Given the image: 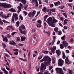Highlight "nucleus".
I'll use <instances>...</instances> for the list:
<instances>
[{"instance_id": "9b49d317", "label": "nucleus", "mask_w": 74, "mask_h": 74, "mask_svg": "<svg viewBox=\"0 0 74 74\" xmlns=\"http://www.w3.org/2000/svg\"><path fill=\"white\" fill-rule=\"evenodd\" d=\"M9 44L10 45H14V46H15L16 44V42H15L14 40L10 41L9 42Z\"/></svg>"}, {"instance_id": "39448f33", "label": "nucleus", "mask_w": 74, "mask_h": 74, "mask_svg": "<svg viewBox=\"0 0 74 74\" xmlns=\"http://www.w3.org/2000/svg\"><path fill=\"white\" fill-rule=\"evenodd\" d=\"M56 71H57L58 74H64L62 68H56Z\"/></svg>"}, {"instance_id": "bf43d9fd", "label": "nucleus", "mask_w": 74, "mask_h": 74, "mask_svg": "<svg viewBox=\"0 0 74 74\" xmlns=\"http://www.w3.org/2000/svg\"><path fill=\"white\" fill-rule=\"evenodd\" d=\"M28 7V5H26L24 7V8L25 10H27V9H26V8Z\"/></svg>"}, {"instance_id": "ea45409f", "label": "nucleus", "mask_w": 74, "mask_h": 74, "mask_svg": "<svg viewBox=\"0 0 74 74\" xmlns=\"http://www.w3.org/2000/svg\"><path fill=\"white\" fill-rule=\"evenodd\" d=\"M14 55H18V52L16 51L14 53Z\"/></svg>"}, {"instance_id": "c9c22d12", "label": "nucleus", "mask_w": 74, "mask_h": 74, "mask_svg": "<svg viewBox=\"0 0 74 74\" xmlns=\"http://www.w3.org/2000/svg\"><path fill=\"white\" fill-rule=\"evenodd\" d=\"M16 24H17V27H18V26H19V24L20 23L19 21H17V22H16Z\"/></svg>"}, {"instance_id": "f704fd0d", "label": "nucleus", "mask_w": 74, "mask_h": 74, "mask_svg": "<svg viewBox=\"0 0 74 74\" xmlns=\"http://www.w3.org/2000/svg\"><path fill=\"white\" fill-rule=\"evenodd\" d=\"M17 8L18 9V10L21 11V10H22V8L21 6H18L17 7Z\"/></svg>"}, {"instance_id": "6e6552de", "label": "nucleus", "mask_w": 74, "mask_h": 74, "mask_svg": "<svg viewBox=\"0 0 74 74\" xmlns=\"http://www.w3.org/2000/svg\"><path fill=\"white\" fill-rule=\"evenodd\" d=\"M26 28H25V26L24 25H21L19 27V30L20 32L22 31V30H25Z\"/></svg>"}, {"instance_id": "412c9836", "label": "nucleus", "mask_w": 74, "mask_h": 74, "mask_svg": "<svg viewBox=\"0 0 74 74\" xmlns=\"http://www.w3.org/2000/svg\"><path fill=\"white\" fill-rule=\"evenodd\" d=\"M26 40V37H21V41H24Z\"/></svg>"}, {"instance_id": "cd10ccee", "label": "nucleus", "mask_w": 74, "mask_h": 74, "mask_svg": "<svg viewBox=\"0 0 74 74\" xmlns=\"http://www.w3.org/2000/svg\"><path fill=\"white\" fill-rule=\"evenodd\" d=\"M63 15L66 18H67V14H66V13H63Z\"/></svg>"}, {"instance_id": "2eb2a0df", "label": "nucleus", "mask_w": 74, "mask_h": 74, "mask_svg": "<svg viewBox=\"0 0 74 74\" xmlns=\"http://www.w3.org/2000/svg\"><path fill=\"white\" fill-rule=\"evenodd\" d=\"M56 53L57 54V55L58 56L61 54V51H60L58 50L56 51Z\"/></svg>"}, {"instance_id": "680f3d73", "label": "nucleus", "mask_w": 74, "mask_h": 74, "mask_svg": "<svg viewBox=\"0 0 74 74\" xmlns=\"http://www.w3.org/2000/svg\"><path fill=\"white\" fill-rule=\"evenodd\" d=\"M36 7H38V2H36Z\"/></svg>"}, {"instance_id": "6e6d98bb", "label": "nucleus", "mask_w": 74, "mask_h": 74, "mask_svg": "<svg viewBox=\"0 0 74 74\" xmlns=\"http://www.w3.org/2000/svg\"><path fill=\"white\" fill-rule=\"evenodd\" d=\"M20 6H21V8H23V5L21 3H19Z\"/></svg>"}, {"instance_id": "7c9ffc66", "label": "nucleus", "mask_w": 74, "mask_h": 74, "mask_svg": "<svg viewBox=\"0 0 74 74\" xmlns=\"http://www.w3.org/2000/svg\"><path fill=\"white\" fill-rule=\"evenodd\" d=\"M60 48L61 49H62L63 48H64V46H63V44H61L60 46Z\"/></svg>"}, {"instance_id": "774afa93", "label": "nucleus", "mask_w": 74, "mask_h": 74, "mask_svg": "<svg viewBox=\"0 0 74 74\" xmlns=\"http://www.w3.org/2000/svg\"><path fill=\"white\" fill-rule=\"evenodd\" d=\"M36 29H32V32H35V31H36Z\"/></svg>"}, {"instance_id": "4468645a", "label": "nucleus", "mask_w": 74, "mask_h": 74, "mask_svg": "<svg viewBox=\"0 0 74 74\" xmlns=\"http://www.w3.org/2000/svg\"><path fill=\"white\" fill-rule=\"evenodd\" d=\"M17 1L18 2L20 1L24 5H25V4H26V0H17Z\"/></svg>"}, {"instance_id": "a878e982", "label": "nucleus", "mask_w": 74, "mask_h": 74, "mask_svg": "<svg viewBox=\"0 0 74 74\" xmlns=\"http://www.w3.org/2000/svg\"><path fill=\"white\" fill-rule=\"evenodd\" d=\"M47 8L45 7H44L43 9H42V11L44 12H46V10Z\"/></svg>"}, {"instance_id": "09e8293b", "label": "nucleus", "mask_w": 74, "mask_h": 74, "mask_svg": "<svg viewBox=\"0 0 74 74\" xmlns=\"http://www.w3.org/2000/svg\"><path fill=\"white\" fill-rule=\"evenodd\" d=\"M45 64H50L51 63V62H49V61L45 63Z\"/></svg>"}, {"instance_id": "4d7b16f0", "label": "nucleus", "mask_w": 74, "mask_h": 74, "mask_svg": "<svg viewBox=\"0 0 74 74\" xmlns=\"http://www.w3.org/2000/svg\"><path fill=\"white\" fill-rule=\"evenodd\" d=\"M56 36H53V40H56Z\"/></svg>"}, {"instance_id": "473e14b6", "label": "nucleus", "mask_w": 74, "mask_h": 74, "mask_svg": "<svg viewBox=\"0 0 74 74\" xmlns=\"http://www.w3.org/2000/svg\"><path fill=\"white\" fill-rule=\"evenodd\" d=\"M61 40L63 41L65 40V35H64L63 36L61 37Z\"/></svg>"}, {"instance_id": "58836bf2", "label": "nucleus", "mask_w": 74, "mask_h": 74, "mask_svg": "<svg viewBox=\"0 0 74 74\" xmlns=\"http://www.w3.org/2000/svg\"><path fill=\"white\" fill-rule=\"evenodd\" d=\"M58 35H61L62 33V31H59L58 32Z\"/></svg>"}, {"instance_id": "1a4fd4ad", "label": "nucleus", "mask_w": 74, "mask_h": 74, "mask_svg": "<svg viewBox=\"0 0 74 74\" xmlns=\"http://www.w3.org/2000/svg\"><path fill=\"white\" fill-rule=\"evenodd\" d=\"M65 63L66 64H71V61H70L69 62V58L67 57H66V59H65Z\"/></svg>"}, {"instance_id": "c03bdc74", "label": "nucleus", "mask_w": 74, "mask_h": 74, "mask_svg": "<svg viewBox=\"0 0 74 74\" xmlns=\"http://www.w3.org/2000/svg\"><path fill=\"white\" fill-rule=\"evenodd\" d=\"M51 10L52 12H56V10H55V9H51Z\"/></svg>"}, {"instance_id": "8fccbe9b", "label": "nucleus", "mask_w": 74, "mask_h": 74, "mask_svg": "<svg viewBox=\"0 0 74 74\" xmlns=\"http://www.w3.org/2000/svg\"><path fill=\"white\" fill-rule=\"evenodd\" d=\"M47 34L48 35V37H49V36H50V32H49V31H48L47 32Z\"/></svg>"}, {"instance_id": "72a5a7b5", "label": "nucleus", "mask_w": 74, "mask_h": 74, "mask_svg": "<svg viewBox=\"0 0 74 74\" xmlns=\"http://www.w3.org/2000/svg\"><path fill=\"white\" fill-rule=\"evenodd\" d=\"M69 71V74H73V71H71V70L69 69L68 70Z\"/></svg>"}, {"instance_id": "393cba45", "label": "nucleus", "mask_w": 74, "mask_h": 74, "mask_svg": "<svg viewBox=\"0 0 74 74\" xmlns=\"http://www.w3.org/2000/svg\"><path fill=\"white\" fill-rule=\"evenodd\" d=\"M11 15V13H8V14L7 16L4 17V18L6 19V18H8L10 17V16H10V15Z\"/></svg>"}, {"instance_id": "f8f14e48", "label": "nucleus", "mask_w": 74, "mask_h": 74, "mask_svg": "<svg viewBox=\"0 0 74 74\" xmlns=\"http://www.w3.org/2000/svg\"><path fill=\"white\" fill-rule=\"evenodd\" d=\"M48 23L50 26H51L53 27H55V24H54L53 23L50 22V23H49V22H48Z\"/></svg>"}, {"instance_id": "aec40b11", "label": "nucleus", "mask_w": 74, "mask_h": 74, "mask_svg": "<svg viewBox=\"0 0 74 74\" xmlns=\"http://www.w3.org/2000/svg\"><path fill=\"white\" fill-rule=\"evenodd\" d=\"M48 21H47V23H48V22H49L50 23V22H52L53 21V19H52V18L51 17H50L48 19Z\"/></svg>"}, {"instance_id": "5fc2aeb1", "label": "nucleus", "mask_w": 74, "mask_h": 74, "mask_svg": "<svg viewBox=\"0 0 74 74\" xmlns=\"http://www.w3.org/2000/svg\"><path fill=\"white\" fill-rule=\"evenodd\" d=\"M13 51H16V52H18V51H19V50H18V49H13Z\"/></svg>"}, {"instance_id": "a211bd4d", "label": "nucleus", "mask_w": 74, "mask_h": 74, "mask_svg": "<svg viewBox=\"0 0 74 74\" xmlns=\"http://www.w3.org/2000/svg\"><path fill=\"white\" fill-rule=\"evenodd\" d=\"M1 69L3 71H4L5 74H9L8 73V72L6 70H5V68H3V69L1 68Z\"/></svg>"}, {"instance_id": "4c0bfd02", "label": "nucleus", "mask_w": 74, "mask_h": 74, "mask_svg": "<svg viewBox=\"0 0 74 74\" xmlns=\"http://www.w3.org/2000/svg\"><path fill=\"white\" fill-rule=\"evenodd\" d=\"M65 7H64V5H62L59 7V8H60L61 10H62V9H63V8H64Z\"/></svg>"}, {"instance_id": "e2e57ef3", "label": "nucleus", "mask_w": 74, "mask_h": 74, "mask_svg": "<svg viewBox=\"0 0 74 74\" xmlns=\"http://www.w3.org/2000/svg\"><path fill=\"white\" fill-rule=\"evenodd\" d=\"M31 55V53H30V51H29L28 54V56H30V55Z\"/></svg>"}, {"instance_id": "4be33fe9", "label": "nucleus", "mask_w": 74, "mask_h": 74, "mask_svg": "<svg viewBox=\"0 0 74 74\" xmlns=\"http://www.w3.org/2000/svg\"><path fill=\"white\" fill-rule=\"evenodd\" d=\"M3 40L5 42H8V39L7 38V37H5V38H3Z\"/></svg>"}, {"instance_id": "3c124183", "label": "nucleus", "mask_w": 74, "mask_h": 74, "mask_svg": "<svg viewBox=\"0 0 74 74\" xmlns=\"http://www.w3.org/2000/svg\"><path fill=\"white\" fill-rule=\"evenodd\" d=\"M19 40H20V38L18 37H17L16 39L17 41H19Z\"/></svg>"}, {"instance_id": "6ab92c4d", "label": "nucleus", "mask_w": 74, "mask_h": 74, "mask_svg": "<svg viewBox=\"0 0 74 74\" xmlns=\"http://www.w3.org/2000/svg\"><path fill=\"white\" fill-rule=\"evenodd\" d=\"M55 6H58L59 5H60V2L59 1H58L54 3Z\"/></svg>"}, {"instance_id": "20e7f679", "label": "nucleus", "mask_w": 74, "mask_h": 74, "mask_svg": "<svg viewBox=\"0 0 74 74\" xmlns=\"http://www.w3.org/2000/svg\"><path fill=\"white\" fill-rule=\"evenodd\" d=\"M0 7H3L5 8H11L12 6L10 4L6 5L5 3H0Z\"/></svg>"}, {"instance_id": "052dcab7", "label": "nucleus", "mask_w": 74, "mask_h": 74, "mask_svg": "<svg viewBox=\"0 0 74 74\" xmlns=\"http://www.w3.org/2000/svg\"><path fill=\"white\" fill-rule=\"evenodd\" d=\"M54 6L53 4H50V7H53Z\"/></svg>"}, {"instance_id": "a18cd8bd", "label": "nucleus", "mask_w": 74, "mask_h": 74, "mask_svg": "<svg viewBox=\"0 0 74 74\" xmlns=\"http://www.w3.org/2000/svg\"><path fill=\"white\" fill-rule=\"evenodd\" d=\"M23 13H24V14H25V16H26V15H27V12H26L23 11Z\"/></svg>"}, {"instance_id": "423d86ee", "label": "nucleus", "mask_w": 74, "mask_h": 74, "mask_svg": "<svg viewBox=\"0 0 74 74\" xmlns=\"http://www.w3.org/2000/svg\"><path fill=\"white\" fill-rule=\"evenodd\" d=\"M36 11L35 10H34L32 13L31 12H29L28 14L29 18L34 17L35 14H36Z\"/></svg>"}, {"instance_id": "de8ad7c7", "label": "nucleus", "mask_w": 74, "mask_h": 74, "mask_svg": "<svg viewBox=\"0 0 74 74\" xmlns=\"http://www.w3.org/2000/svg\"><path fill=\"white\" fill-rule=\"evenodd\" d=\"M7 36L8 38H11V36L9 34L7 35Z\"/></svg>"}, {"instance_id": "7ed1b4c3", "label": "nucleus", "mask_w": 74, "mask_h": 74, "mask_svg": "<svg viewBox=\"0 0 74 74\" xmlns=\"http://www.w3.org/2000/svg\"><path fill=\"white\" fill-rule=\"evenodd\" d=\"M43 61H44V62H48V61H49V62H50L51 61V60L49 57L46 56H45L42 59L40 60V62H42Z\"/></svg>"}, {"instance_id": "b1692460", "label": "nucleus", "mask_w": 74, "mask_h": 74, "mask_svg": "<svg viewBox=\"0 0 74 74\" xmlns=\"http://www.w3.org/2000/svg\"><path fill=\"white\" fill-rule=\"evenodd\" d=\"M48 15H45L44 17V21H45V22L46 21V19H47V18L48 17Z\"/></svg>"}, {"instance_id": "bb28decb", "label": "nucleus", "mask_w": 74, "mask_h": 74, "mask_svg": "<svg viewBox=\"0 0 74 74\" xmlns=\"http://www.w3.org/2000/svg\"><path fill=\"white\" fill-rule=\"evenodd\" d=\"M54 30L55 32L56 33H58V29L56 27L54 28Z\"/></svg>"}, {"instance_id": "338daca9", "label": "nucleus", "mask_w": 74, "mask_h": 74, "mask_svg": "<svg viewBox=\"0 0 74 74\" xmlns=\"http://www.w3.org/2000/svg\"><path fill=\"white\" fill-rule=\"evenodd\" d=\"M49 74V72L48 71H47L44 73V74Z\"/></svg>"}, {"instance_id": "a19ab883", "label": "nucleus", "mask_w": 74, "mask_h": 74, "mask_svg": "<svg viewBox=\"0 0 74 74\" xmlns=\"http://www.w3.org/2000/svg\"><path fill=\"white\" fill-rule=\"evenodd\" d=\"M2 45L3 48H5L6 47V45L4 43H2Z\"/></svg>"}, {"instance_id": "13d9d810", "label": "nucleus", "mask_w": 74, "mask_h": 74, "mask_svg": "<svg viewBox=\"0 0 74 74\" xmlns=\"http://www.w3.org/2000/svg\"><path fill=\"white\" fill-rule=\"evenodd\" d=\"M64 25H66V24H67V22L65 21V20H64Z\"/></svg>"}, {"instance_id": "0eeeda50", "label": "nucleus", "mask_w": 74, "mask_h": 74, "mask_svg": "<svg viewBox=\"0 0 74 74\" xmlns=\"http://www.w3.org/2000/svg\"><path fill=\"white\" fill-rule=\"evenodd\" d=\"M64 64V61L62 60V59H60L58 60V66H62Z\"/></svg>"}, {"instance_id": "c756f323", "label": "nucleus", "mask_w": 74, "mask_h": 74, "mask_svg": "<svg viewBox=\"0 0 74 74\" xmlns=\"http://www.w3.org/2000/svg\"><path fill=\"white\" fill-rule=\"evenodd\" d=\"M43 56H44V55H42L40 56L39 58H38V59H39V60H40V59H41L42 58V57H43Z\"/></svg>"}, {"instance_id": "864d4df0", "label": "nucleus", "mask_w": 74, "mask_h": 74, "mask_svg": "<svg viewBox=\"0 0 74 74\" xmlns=\"http://www.w3.org/2000/svg\"><path fill=\"white\" fill-rule=\"evenodd\" d=\"M38 22L39 24H41V23H42V22H41V20H38Z\"/></svg>"}, {"instance_id": "5701e85b", "label": "nucleus", "mask_w": 74, "mask_h": 74, "mask_svg": "<svg viewBox=\"0 0 74 74\" xmlns=\"http://www.w3.org/2000/svg\"><path fill=\"white\" fill-rule=\"evenodd\" d=\"M20 33H22V34H24V35H26V31L24 30L23 31H21L20 32Z\"/></svg>"}, {"instance_id": "f257e3e1", "label": "nucleus", "mask_w": 74, "mask_h": 74, "mask_svg": "<svg viewBox=\"0 0 74 74\" xmlns=\"http://www.w3.org/2000/svg\"><path fill=\"white\" fill-rule=\"evenodd\" d=\"M13 16H12V21L13 23H15V21H14V18L15 21H18V20L19 19V18H18V15L16 13H14L13 14Z\"/></svg>"}, {"instance_id": "2f4dec72", "label": "nucleus", "mask_w": 74, "mask_h": 74, "mask_svg": "<svg viewBox=\"0 0 74 74\" xmlns=\"http://www.w3.org/2000/svg\"><path fill=\"white\" fill-rule=\"evenodd\" d=\"M63 59H65L66 58V56L65 55V54L64 52L63 53Z\"/></svg>"}, {"instance_id": "603ef678", "label": "nucleus", "mask_w": 74, "mask_h": 74, "mask_svg": "<svg viewBox=\"0 0 74 74\" xmlns=\"http://www.w3.org/2000/svg\"><path fill=\"white\" fill-rule=\"evenodd\" d=\"M8 27H10V29H11L12 30H14V28H12V26H8Z\"/></svg>"}, {"instance_id": "dca6fc26", "label": "nucleus", "mask_w": 74, "mask_h": 74, "mask_svg": "<svg viewBox=\"0 0 74 74\" xmlns=\"http://www.w3.org/2000/svg\"><path fill=\"white\" fill-rule=\"evenodd\" d=\"M9 11L12 12H16V11L15 10V9L13 8H11L10 9H9Z\"/></svg>"}, {"instance_id": "9d476101", "label": "nucleus", "mask_w": 74, "mask_h": 74, "mask_svg": "<svg viewBox=\"0 0 74 74\" xmlns=\"http://www.w3.org/2000/svg\"><path fill=\"white\" fill-rule=\"evenodd\" d=\"M62 44L65 48H66L67 46L69 45V43L66 41H63L62 42Z\"/></svg>"}, {"instance_id": "e433bc0d", "label": "nucleus", "mask_w": 74, "mask_h": 74, "mask_svg": "<svg viewBox=\"0 0 74 74\" xmlns=\"http://www.w3.org/2000/svg\"><path fill=\"white\" fill-rule=\"evenodd\" d=\"M19 59H20V60H23V61H27V60L26 59H22V58H18Z\"/></svg>"}, {"instance_id": "0e129e2a", "label": "nucleus", "mask_w": 74, "mask_h": 74, "mask_svg": "<svg viewBox=\"0 0 74 74\" xmlns=\"http://www.w3.org/2000/svg\"><path fill=\"white\" fill-rule=\"evenodd\" d=\"M70 14H71L72 15H74V12H71L69 13Z\"/></svg>"}, {"instance_id": "f03ea898", "label": "nucleus", "mask_w": 74, "mask_h": 74, "mask_svg": "<svg viewBox=\"0 0 74 74\" xmlns=\"http://www.w3.org/2000/svg\"><path fill=\"white\" fill-rule=\"evenodd\" d=\"M46 66L43 63H42L41 64V67L40 69V70L42 72H39L37 74H44L43 73V70L46 69Z\"/></svg>"}, {"instance_id": "37998d69", "label": "nucleus", "mask_w": 74, "mask_h": 74, "mask_svg": "<svg viewBox=\"0 0 74 74\" xmlns=\"http://www.w3.org/2000/svg\"><path fill=\"white\" fill-rule=\"evenodd\" d=\"M4 24V23L2 22V21L1 20V18H0V25H3Z\"/></svg>"}, {"instance_id": "f3484780", "label": "nucleus", "mask_w": 74, "mask_h": 74, "mask_svg": "<svg viewBox=\"0 0 74 74\" xmlns=\"http://www.w3.org/2000/svg\"><path fill=\"white\" fill-rule=\"evenodd\" d=\"M52 18L53 19L52 21L51 22L52 23H56V22H58V20L55 19V18H54V17L52 16Z\"/></svg>"}, {"instance_id": "79ce46f5", "label": "nucleus", "mask_w": 74, "mask_h": 74, "mask_svg": "<svg viewBox=\"0 0 74 74\" xmlns=\"http://www.w3.org/2000/svg\"><path fill=\"white\" fill-rule=\"evenodd\" d=\"M19 17L20 18V19H21V21H22L23 20V17H22L21 15L20 14Z\"/></svg>"}, {"instance_id": "ddd939ff", "label": "nucleus", "mask_w": 74, "mask_h": 74, "mask_svg": "<svg viewBox=\"0 0 74 74\" xmlns=\"http://www.w3.org/2000/svg\"><path fill=\"white\" fill-rule=\"evenodd\" d=\"M56 49V46H53V48L51 49V50L53 53H55V51Z\"/></svg>"}, {"instance_id": "c85d7f7f", "label": "nucleus", "mask_w": 74, "mask_h": 74, "mask_svg": "<svg viewBox=\"0 0 74 74\" xmlns=\"http://www.w3.org/2000/svg\"><path fill=\"white\" fill-rule=\"evenodd\" d=\"M2 22L4 23H10V22L8 21H6L5 20L3 19L2 20Z\"/></svg>"}, {"instance_id": "49530a36", "label": "nucleus", "mask_w": 74, "mask_h": 74, "mask_svg": "<svg viewBox=\"0 0 74 74\" xmlns=\"http://www.w3.org/2000/svg\"><path fill=\"white\" fill-rule=\"evenodd\" d=\"M15 33H17V32H14L12 33L11 35L12 36H14Z\"/></svg>"}, {"instance_id": "69168bd1", "label": "nucleus", "mask_w": 74, "mask_h": 74, "mask_svg": "<svg viewBox=\"0 0 74 74\" xmlns=\"http://www.w3.org/2000/svg\"><path fill=\"white\" fill-rule=\"evenodd\" d=\"M48 52H49V51H45L44 52V53H48Z\"/></svg>"}]
</instances>
